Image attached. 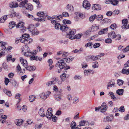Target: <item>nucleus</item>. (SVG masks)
<instances>
[{
    "mask_svg": "<svg viewBox=\"0 0 129 129\" xmlns=\"http://www.w3.org/2000/svg\"><path fill=\"white\" fill-rule=\"evenodd\" d=\"M76 31L75 30H71L70 28V30L68 31L66 37L68 38H69L70 39H80L82 35V33H79L76 35H74Z\"/></svg>",
    "mask_w": 129,
    "mask_h": 129,
    "instance_id": "1",
    "label": "nucleus"
},
{
    "mask_svg": "<svg viewBox=\"0 0 129 129\" xmlns=\"http://www.w3.org/2000/svg\"><path fill=\"white\" fill-rule=\"evenodd\" d=\"M55 66L57 67H59L61 69H64L67 70L70 68L68 66H67L63 59H61L57 61L56 64Z\"/></svg>",
    "mask_w": 129,
    "mask_h": 129,
    "instance_id": "2",
    "label": "nucleus"
},
{
    "mask_svg": "<svg viewBox=\"0 0 129 129\" xmlns=\"http://www.w3.org/2000/svg\"><path fill=\"white\" fill-rule=\"evenodd\" d=\"M55 28L56 29H60L61 30L65 32L67 34L70 30V28L67 27L66 25L64 24V25L61 26L59 23H56L55 25Z\"/></svg>",
    "mask_w": 129,
    "mask_h": 129,
    "instance_id": "3",
    "label": "nucleus"
},
{
    "mask_svg": "<svg viewBox=\"0 0 129 129\" xmlns=\"http://www.w3.org/2000/svg\"><path fill=\"white\" fill-rule=\"evenodd\" d=\"M22 54L26 56H30L31 55V53L29 47L27 45L24 46L22 48Z\"/></svg>",
    "mask_w": 129,
    "mask_h": 129,
    "instance_id": "4",
    "label": "nucleus"
},
{
    "mask_svg": "<svg viewBox=\"0 0 129 129\" xmlns=\"http://www.w3.org/2000/svg\"><path fill=\"white\" fill-rule=\"evenodd\" d=\"M37 15L40 17L39 18H34L35 20L38 21H44L46 19V16L44 14V12H39L37 13Z\"/></svg>",
    "mask_w": 129,
    "mask_h": 129,
    "instance_id": "5",
    "label": "nucleus"
},
{
    "mask_svg": "<svg viewBox=\"0 0 129 129\" xmlns=\"http://www.w3.org/2000/svg\"><path fill=\"white\" fill-rule=\"evenodd\" d=\"M7 43L4 42L0 41V46H1V52L0 53V58L3 56H4L5 55V51L6 50V47Z\"/></svg>",
    "mask_w": 129,
    "mask_h": 129,
    "instance_id": "6",
    "label": "nucleus"
},
{
    "mask_svg": "<svg viewBox=\"0 0 129 129\" xmlns=\"http://www.w3.org/2000/svg\"><path fill=\"white\" fill-rule=\"evenodd\" d=\"M28 29L33 35H37L39 33V31L35 29V26L33 25H29Z\"/></svg>",
    "mask_w": 129,
    "mask_h": 129,
    "instance_id": "7",
    "label": "nucleus"
},
{
    "mask_svg": "<svg viewBox=\"0 0 129 129\" xmlns=\"http://www.w3.org/2000/svg\"><path fill=\"white\" fill-rule=\"evenodd\" d=\"M52 110L51 108H48L47 110V113L46 115V116L49 119H50L53 116L52 113Z\"/></svg>",
    "mask_w": 129,
    "mask_h": 129,
    "instance_id": "8",
    "label": "nucleus"
},
{
    "mask_svg": "<svg viewBox=\"0 0 129 129\" xmlns=\"http://www.w3.org/2000/svg\"><path fill=\"white\" fill-rule=\"evenodd\" d=\"M20 41L21 43H23L25 44H28L31 43L32 41V39L29 38L26 39H25L23 38L20 39Z\"/></svg>",
    "mask_w": 129,
    "mask_h": 129,
    "instance_id": "9",
    "label": "nucleus"
},
{
    "mask_svg": "<svg viewBox=\"0 0 129 129\" xmlns=\"http://www.w3.org/2000/svg\"><path fill=\"white\" fill-rule=\"evenodd\" d=\"M107 108L108 106L107 104L105 102L103 103L100 107L101 112H105L107 110Z\"/></svg>",
    "mask_w": 129,
    "mask_h": 129,
    "instance_id": "10",
    "label": "nucleus"
},
{
    "mask_svg": "<svg viewBox=\"0 0 129 129\" xmlns=\"http://www.w3.org/2000/svg\"><path fill=\"white\" fill-rule=\"evenodd\" d=\"M83 6L85 9H88L90 7V4L87 1H84L83 2Z\"/></svg>",
    "mask_w": 129,
    "mask_h": 129,
    "instance_id": "11",
    "label": "nucleus"
},
{
    "mask_svg": "<svg viewBox=\"0 0 129 129\" xmlns=\"http://www.w3.org/2000/svg\"><path fill=\"white\" fill-rule=\"evenodd\" d=\"M84 74L85 75L87 76L90 75V74H93L95 73L94 70L88 69L84 71Z\"/></svg>",
    "mask_w": 129,
    "mask_h": 129,
    "instance_id": "12",
    "label": "nucleus"
},
{
    "mask_svg": "<svg viewBox=\"0 0 129 129\" xmlns=\"http://www.w3.org/2000/svg\"><path fill=\"white\" fill-rule=\"evenodd\" d=\"M92 8L93 10H100L101 8V6L98 4H93L92 6Z\"/></svg>",
    "mask_w": 129,
    "mask_h": 129,
    "instance_id": "13",
    "label": "nucleus"
},
{
    "mask_svg": "<svg viewBox=\"0 0 129 129\" xmlns=\"http://www.w3.org/2000/svg\"><path fill=\"white\" fill-rule=\"evenodd\" d=\"M28 1L27 0H25L24 1H22L19 4V6L20 7H23L25 8L27 6Z\"/></svg>",
    "mask_w": 129,
    "mask_h": 129,
    "instance_id": "14",
    "label": "nucleus"
},
{
    "mask_svg": "<svg viewBox=\"0 0 129 129\" xmlns=\"http://www.w3.org/2000/svg\"><path fill=\"white\" fill-rule=\"evenodd\" d=\"M27 65H24V67L26 69L28 70L29 71H33L36 69V67L34 66H27Z\"/></svg>",
    "mask_w": 129,
    "mask_h": 129,
    "instance_id": "15",
    "label": "nucleus"
},
{
    "mask_svg": "<svg viewBox=\"0 0 129 129\" xmlns=\"http://www.w3.org/2000/svg\"><path fill=\"white\" fill-rule=\"evenodd\" d=\"M113 81L114 80H111L109 81L107 85V88L108 89H109L108 87H112L115 86V83Z\"/></svg>",
    "mask_w": 129,
    "mask_h": 129,
    "instance_id": "16",
    "label": "nucleus"
},
{
    "mask_svg": "<svg viewBox=\"0 0 129 129\" xmlns=\"http://www.w3.org/2000/svg\"><path fill=\"white\" fill-rule=\"evenodd\" d=\"M23 122V120L22 119H17L15 121L16 124L18 126H20Z\"/></svg>",
    "mask_w": 129,
    "mask_h": 129,
    "instance_id": "17",
    "label": "nucleus"
},
{
    "mask_svg": "<svg viewBox=\"0 0 129 129\" xmlns=\"http://www.w3.org/2000/svg\"><path fill=\"white\" fill-rule=\"evenodd\" d=\"M3 91L4 93L8 96L11 97L12 96V94L11 91L8 90L5 88L3 89Z\"/></svg>",
    "mask_w": 129,
    "mask_h": 129,
    "instance_id": "18",
    "label": "nucleus"
},
{
    "mask_svg": "<svg viewBox=\"0 0 129 129\" xmlns=\"http://www.w3.org/2000/svg\"><path fill=\"white\" fill-rule=\"evenodd\" d=\"M67 9L70 12H71L74 10L73 6L71 5L68 4L67 6Z\"/></svg>",
    "mask_w": 129,
    "mask_h": 129,
    "instance_id": "19",
    "label": "nucleus"
},
{
    "mask_svg": "<svg viewBox=\"0 0 129 129\" xmlns=\"http://www.w3.org/2000/svg\"><path fill=\"white\" fill-rule=\"evenodd\" d=\"M38 113L39 115L41 117H43L45 116V115L44 114L43 109V108H41L40 109Z\"/></svg>",
    "mask_w": 129,
    "mask_h": 129,
    "instance_id": "20",
    "label": "nucleus"
},
{
    "mask_svg": "<svg viewBox=\"0 0 129 129\" xmlns=\"http://www.w3.org/2000/svg\"><path fill=\"white\" fill-rule=\"evenodd\" d=\"M108 94L111 97V99H113L114 101H115L117 100V98L114 95L113 92H109Z\"/></svg>",
    "mask_w": 129,
    "mask_h": 129,
    "instance_id": "21",
    "label": "nucleus"
},
{
    "mask_svg": "<svg viewBox=\"0 0 129 129\" xmlns=\"http://www.w3.org/2000/svg\"><path fill=\"white\" fill-rule=\"evenodd\" d=\"M9 6L10 7L14 8L18 7V4L16 2H12L9 4Z\"/></svg>",
    "mask_w": 129,
    "mask_h": 129,
    "instance_id": "22",
    "label": "nucleus"
},
{
    "mask_svg": "<svg viewBox=\"0 0 129 129\" xmlns=\"http://www.w3.org/2000/svg\"><path fill=\"white\" fill-rule=\"evenodd\" d=\"M16 24L15 22L14 21H12L11 23H9V28L10 29H12L14 27Z\"/></svg>",
    "mask_w": 129,
    "mask_h": 129,
    "instance_id": "23",
    "label": "nucleus"
},
{
    "mask_svg": "<svg viewBox=\"0 0 129 129\" xmlns=\"http://www.w3.org/2000/svg\"><path fill=\"white\" fill-rule=\"evenodd\" d=\"M124 89H120L116 90V93L117 94L119 95H121L123 94Z\"/></svg>",
    "mask_w": 129,
    "mask_h": 129,
    "instance_id": "24",
    "label": "nucleus"
},
{
    "mask_svg": "<svg viewBox=\"0 0 129 129\" xmlns=\"http://www.w3.org/2000/svg\"><path fill=\"white\" fill-rule=\"evenodd\" d=\"M24 25V23L23 22H21L18 23L16 26L17 28H22L23 27Z\"/></svg>",
    "mask_w": 129,
    "mask_h": 129,
    "instance_id": "25",
    "label": "nucleus"
},
{
    "mask_svg": "<svg viewBox=\"0 0 129 129\" xmlns=\"http://www.w3.org/2000/svg\"><path fill=\"white\" fill-rule=\"evenodd\" d=\"M115 35V32H111L108 34V36L109 37H111L112 39H114Z\"/></svg>",
    "mask_w": 129,
    "mask_h": 129,
    "instance_id": "26",
    "label": "nucleus"
},
{
    "mask_svg": "<svg viewBox=\"0 0 129 129\" xmlns=\"http://www.w3.org/2000/svg\"><path fill=\"white\" fill-rule=\"evenodd\" d=\"M25 8H26V9L31 11L33 9V6L31 4L27 3V6L25 7Z\"/></svg>",
    "mask_w": 129,
    "mask_h": 129,
    "instance_id": "27",
    "label": "nucleus"
},
{
    "mask_svg": "<svg viewBox=\"0 0 129 129\" xmlns=\"http://www.w3.org/2000/svg\"><path fill=\"white\" fill-rule=\"evenodd\" d=\"M108 28H106L103 29H102L101 31H99L98 32L99 34L101 35L107 33L108 31Z\"/></svg>",
    "mask_w": 129,
    "mask_h": 129,
    "instance_id": "28",
    "label": "nucleus"
},
{
    "mask_svg": "<svg viewBox=\"0 0 129 129\" xmlns=\"http://www.w3.org/2000/svg\"><path fill=\"white\" fill-rule=\"evenodd\" d=\"M103 121L104 122H111L112 121L111 119H110V117L108 116L105 117L103 120Z\"/></svg>",
    "mask_w": 129,
    "mask_h": 129,
    "instance_id": "29",
    "label": "nucleus"
},
{
    "mask_svg": "<svg viewBox=\"0 0 129 129\" xmlns=\"http://www.w3.org/2000/svg\"><path fill=\"white\" fill-rule=\"evenodd\" d=\"M7 18V15H4L0 19V23H4Z\"/></svg>",
    "mask_w": 129,
    "mask_h": 129,
    "instance_id": "30",
    "label": "nucleus"
},
{
    "mask_svg": "<svg viewBox=\"0 0 129 129\" xmlns=\"http://www.w3.org/2000/svg\"><path fill=\"white\" fill-rule=\"evenodd\" d=\"M121 72L122 73L126 75L129 74V68L128 69H126L124 68L122 70Z\"/></svg>",
    "mask_w": 129,
    "mask_h": 129,
    "instance_id": "31",
    "label": "nucleus"
},
{
    "mask_svg": "<svg viewBox=\"0 0 129 129\" xmlns=\"http://www.w3.org/2000/svg\"><path fill=\"white\" fill-rule=\"evenodd\" d=\"M39 96L41 99H43L45 100L47 98V96H46V94L44 93H41L39 95Z\"/></svg>",
    "mask_w": 129,
    "mask_h": 129,
    "instance_id": "32",
    "label": "nucleus"
},
{
    "mask_svg": "<svg viewBox=\"0 0 129 129\" xmlns=\"http://www.w3.org/2000/svg\"><path fill=\"white\" fill-rule=\"evenodd\" d=\"M99 27V25L94 24L92 25L91 27V29H93L94 30L96 31L98 29Z\"/></svg>",
    "mask_w": 129,
    "mask_h": 129,
    "instance_id": "33",
    "label": "nucleus"
},
{
    "mask_svg": "<svg viewBox=\"0 0 129 129\" xmlns=\"http://www.w3.org/2000/svg\"><path fill=\"white\" fill-rule=\"evenodd\" d=\"M96 14H94L91 16L89 19L90 21L91 22H92L94 19L95 18H95H96Z\"/></svg>",
    "mask_w": 129,
    "mask_h": 129,
    "instance_id": "34",
    "label": "nucleus"
},
{
    "mask_svg": "<svg viewBox=\"0 0 129 129\" xmlns=\"http://www.w3.org/2000/svg\"><path fill=\"white\" fill-rule=\"evenodd\" d=\"M92 67L94 68H97L98 66V63L96 61L93 62L92 63Z\"/></svg>",
    "mask_w": 129,
    "mask_h": 129,
    "instance_id": "35",
    "label": "nucleus"
},
{
    "mask_svg": "<svg viewBox=\"0 0 129 129\" xmlns=\"http://www.w3.org/2000/svg\"><path fill=\"white\" fill-rule=\"evenodd\" d=\"M55 99L57 101H59L61 99V96L60 94H56L55 95Z\"/></svg>",
    "mask_w": 129,
    "mask_h": 129,
    "instance_id": "36",
    "label": "nucleus"
},
{
    "mask_svg": "<svg viewBox=\"0 0 129 129\" xmlns=\"http://www.w3.org/2000/svg\"><path fill=\"white\" fill-rule=\"evenodd\" d=\"M118 0H111V3L113 5H116L118 3Z\"/></svg>",
    "mask_w": 129,
    "mask_h": 129,
    "instance_id": "37",
    "label": "nucleus"
},
{
    "mask_svg": "<svg viewBox=\"0 0 129 129\" xmlns=\"http://www.w3.org/2000/svg\"><path fill=\"white\" fill-rule=\"evenodd\" d=\"M29 99L30 102H32L35 100L36 98L35 96L33 95H32L29 97Z\"/></svg>",
    "mask_w": 129,
    "mask_h": 129,
    "instance_id": "38",
    "label": "nucleus"
},
{
    "mask_svg": "<svg viewBox=\"0 0 129 129\" xmlns=\"http://www.w3.org/2000/svg\"><path fill=\"white\" fill-rule=\"evenodd\" d=\"M76 125V123L75 122H72L70 124V126L72 129H74Z\"/></svg>",
    "mask_w": 129,
    "mask_h": 129,
    "instance_id": "39",
    "label": "nucleus"
},
{
    "mask_svg": "<svg viewBox=\"0 0 129 129\" xmlns=\"http://www.w3.org/2000/svg\"><path fill=\"white\" fill-rule=\"evenodd\" d=\"M93 45V43L92 42H89L87 43L85 46V47H89L90 48H92V46Z\"/></svg>",
    "mask_w": 129,
    "mask_h": 129,
    "instance_id": "40",
    "label": "nucleus"
},
{
    "mask_svg": "<svg viewBox=\"0 0 129 129\" xmlns=\"http://www.w3.org/2000/svg\"><path fill=\"white\" fill-rule=\"evenodd\" d=\"M63 23H64V25L66 24H70L71 23V22L70 20H64L63 21Z\"/></svg>",
    "mask_w": 129,
    "mask_h": 129,
    "instance_id": "41",
    "label": "nucleus"
},
{
    "mask_svg": "<svg viewBox=\"0 0 129 129\" xmlns=\"http://www.w3.org/2000/svg\"><path fill=\"white\" fill-rule=\"evenodd\" d=\"M29 36V35L28 34H25L22 35V38L25 39H26L27 38H28Z\"/></svg>",
    "mask_w": 129,
    "mask_h": 129,
    "instance_id": "42",
    "label": "nucleus"
},
{
    "mask_svg": "<svg viewBox=\"0 0 129 129\" xmlns=\"http://www.w3.org/2000/svg\"><path fill=\"white\" fill-rule=\"evenodd\" d=\"M124 81L122 80L118 79L117 80V84L119 86L122 85Z\"/></svg>",
    "mask_w": 129,
    "mask_h": 129,
    "instance_id": "43",
    "label": "nucleus"
},
{
    "mask_svg": "<svg viewBox=\"0 0 129 129\" xmlns=\"http://www.w3.org/2000/svg\"><path fill=\"white\" fill-rule=\"evenodd\" d=\"M119 111L121 112H123L125 111V108L124 106H121L118 109Z\"/></svg>",
    "mask_w": 129,
    "mask_h": 129,
    "instance_id": "44",
    "label": "nucleus"
},
{
    "mask_svg": "<svg viewBox=\"0 0 129 129\" xmlns=\"http://www.w3.org/2000/svg\"><path fill=\"white\" fill-rule=\"evenodd\" d=\"M121 38L120 35L119 34H118L117 35H115L114 39L116 40H119L121 39Z\"/></svg>",
    "mask_w": 129,
    "mask_h": 129,
    "instance_id": "45",
    "label": "nucleus"
},
{
    "mask_svg": "<svg viewBox=\"0 0 129 129\" xmlns=\"http://www.w3.org/2000/svg\"><path fill=\"white\" fill-rule=\"evenodd\" d=\"M12 55H8L6 57L7 60L8 62L11 61L12 60Z\"/></svg>",
    "mask_w": 129,
    "mask_h": 129,
    "instance_id": "46",
    "label": "nucleus"
},
{
    "mask_svg": "<svg viewBox=\"0 0 129 129\" xmlns=\"http://www.w3.org/2000/svg\"><path fill=\"white\" fill-rule=\"evenodd\" d=\"M96 19L98 20L99 21L102 20L103 18L102 15H99L98 16L96 15Z\"/></svg>",
    "mask_w": 129,
    "mask_h": 129,
    "instance_id": "47",
    "label": "nucleus"
},
{
    "mask_svg": "<svg viewBox=\"0 0 129 129\" xmlns=\"http://www.w3.org/2000/svg\"><path fill=\"white\" fill-rule=\"evenodd\" d=\"M105 42L107 43H110L112 42V40L110 38H107L105 40Z\"/></svg>",
    "mask_w": 129,
    "mask_h": 129,
    "instance_id": "48",
    "label": "nucleus"
},
{
    "mask_svg": "<svg viewBox=\"0 0 129 129\" xmlns=\"http://www.w3.org/2000/svg\"><path fill=\"white\" fill-rule=\"evenodd\" d=\"M122 28L123 29H127L129 28V25H125L123 24V25L122 26Z\"/></svg>",
    "mask_w": 129,
    "mask_h": 129,
    "instance_id": "49",
    "label": "nucleus"
},
{
    "mask_svg": "<svg viewBox=\"0 0 129 129\" xmlns=\"http://www.w3.org/2000/svg\"><path fill=\"white\" fill-rule=\"evenodd\" d=\"M81 78V77L79 75H75L74 77L75 80H80Z\"/></svg>",
    "mask_w": 129,
    "mask_h": 129,
    "instance_id": "50",
    "label": "nucleus"
},
{
    "mask_svg": "<svg viewBox=\"0 0 129 129\" xmlns=\"http://www.w3.org/2000/svg\"><path fill=\"white\" fill-rule=\"evenodd\" d=\"M32 55L33 56L30 58V60H35L37 61V57L36 56H34V55Z\"/></svg>",
    "mask_w": 129,
    "mask_h": 129,
    "instance_id": "51",
    "label": "nucleus"
},
{
    "mask_svg": "<svg viewBox=\"0 0 129 129\" xmlns=\"http://www.w3.org/2000/svg\"><path fill=\"white\" fill-rule=\"evenodd\" d=\"M120 12V11L118 10H115L113 12V14L114 15L118 14Z\"/></svg>",
    "mask_w": 129,
    "mask_h": 129,
    "instance_id": "52",
    "label": "nucleus"
},
{
    "mask_svg": "<svg viewBox=\"0 0 129 129\" xmlns=\"http://www.w3.org/2000/svg\"><path fill=\"white\" fill-rule=\"evenodd\" d=\"M43 125L42 124H40L39 125H36L35 126V129H40L41 128Z\"/></svg>",
    "mask_w": 129,
    "mask_h": 129,
    "instance_id": "53",
    "label": "nucleus"
},
{
    "mask_svg": "<svg viewBox=\"0 0 129 129\" xmlns=\"http://www.w3.org/2000/svg\"><path fill=\"white\" fill-rule=\"evenodd\" d=\"M122 23L123 24L127 25V20L126 19H123L122 21Z\"/></svg>",
    "mask_w": 129,
    "mask_h": 129,
    "instance_id": "54",
    "label": "nucleus"
},
{
    "mask_svg": "<svg viewBox=\"0 0 129 129\" xmlns=\"http://www.w3.org/2000/svg\"><path fill=\"white\" fill-rule=\"evenodd\" d=\"M91 60L93 61L96 60L98 59V57H97L96 56H95L93 55H91Z\"/></svg>",
    "mask_w": 129,
    "mask_h": 129,
    "instance_id": "55",
    "label": "nucleus"
},
{
    "mask_svg": "<svg viewBox=\"0 0 129 129\" xmlns=\"http://www.w3.org/2000/svg\"><path fill=\"white\" fill-rule=\"evenodd\" d=\"M117 27L116 25L115 24H112L110 27V28L112 29H115Z\"/></svg>",
    "mask_w": 129,
    "mask_h": 129,
    "instance_id": "56",
    "label": "nucleus"
},
{
    "mask_svg": "<svg viewBox=\"0 0 129 129\" xmlns=\"http://www.w3.org/2000/svg\"><path fill=\"white\" fill-rule=\"evenodd\" d=\"M82 68H85L87 67H88V65L87 63L85 62H83L82 64Z\"/></svg>",
    "mask_w": 129,
    "mask_h": 129,
    "instance_id": "57",
    "label": "nucleus"
},
{
    "mask_svg": "<svg viewBox=\"0 0 129 129\" xmlns=\"http://www.w3.org/2000/svg\"><path fill=\"white\" fill-rule=\"evenodd\" d=\"M53 80L52 81H53V83H55V84L56 83V82H57L58 80V79L57 77H54L52 78Z\"/></svg>",
    "mask_w": 129,
    "mask_h": 129,
    "instance_id": "58",
    "label": "nucleus"
},
{
    "mask_svg": "<svg viewBox=\"0 0 129 129\" xmlns=\"http://www.w3.org/2000/svg\"><path fill=\"white\" fill-rule=\"evenodd\" d=\"M91 55H89L86 56V60L88 62L90 61V60H91Z\"/></svg>",
    "mask_w": 129,
    "mask_h": 129,
    "instance_id": "59",
    "label": "nucleus"
},
{
    "mask_svg": "<svg viewBox=\"0 0 129 129\" xmlns=\"http://www.w3.org/2000/svg\"><path fill=\"white\" fill-rule=\"evenodd\" d=\"M20 61L21 63L22 64L24 67V60L22 58H20Z\"/></svg>",
    "mask_w": 129,
    "mask_h": 129,
    "instance_id": "60",
    "label": "nucleus"
},
{
    "mask_svg": "<svg viewBox=\"0 0 129 129\" xmlns=\"http://www.w3.org/2000/svg\"><path fill=\"white\" fill-rule=\"evenodd\" d=\"M62 14L63 16L65 17H68L69 16L68 13L66 12H63Z\"/></svg>",
    "mask_w": 129,
    "mask_h": 129,
    "instance_id": "61",
    "label": "nucleus"
},
{
    "mask_svg": "<svg viewBox=\"0 0 129 129\" xmlns=\"http://www.w3.org/2000/svg\"><path fill=\"white\" fill-rule=\"evenodd\" d=\"M79 124L80 126H84L85 124V121L84 120L80 121L79 122Z\"/></svg>",
    "mask_w": 129,
    "mask_h": 129,
    "instance_id": "62",
    "label": "nucleus"
},
{
    "mask_svg": "<svg viewBox=\"0 0 129 129\" xmlns=\"http://www.w3.org/2000/svg\"><path fill=\"white\" fill-rule=\"evenodd\" d=\"M52 121L55 122H56L57 118L55 115L52 116Z\"/></svg>",
    "mask_w": 129,
    "mask_h": 129,
    "instance_id": "63",
    "label": "nucleus"
},
{
    "mask_svg": "<svg viewBox=\"0 0 129 129\" xmlns=\"http://www.w3.org/2000/svg\"><path fill=\"white\" fill-rule=\"evenodd\" d=\"M124 52H126L129 51V45L125 49H122Z\"/></svg>",
    "mask_w": 129,
    "mask_h": 129,
    "instance_id": "64",
    "label": "nucleus"
}]
</instances>
